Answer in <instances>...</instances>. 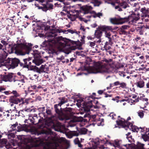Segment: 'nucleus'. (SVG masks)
I'll return each mask as SVG.
<instances>
[{"instance_id":"16","label":"nucleus","mask_w":149,"mask_h":149,"mask_svg":"<svg viewBox=\"0 0 149 149\" xmlns=\"http://www.w3.org/2000/svg\"><path fill=\"white\" fill-rule=\"evenodd\" d=\"M1 53H2L0 54V63H4L6 65L7 62L6 61L7 60V58H6L8 56V53L6 51Z\"/></svg>"},{"instance_id":"33","label":"nucleus","mask_w":149,"mask_h":149,"mask_svg":"<svg viewBox=\"0 0 149 149\" xmlns=\"http://www.w3.org/2000/svg\"><path fill=\"white\" fill-rule=\"evenodd\" d=\"M68 32V33H70L71 34H73L74 33H76L77 34H78V33H79L80 32H78V33L75 30H71L70 29H68L67 30V31L65 30L64 32V33H67L66 32Z\"/></svg>"},{"instance_id":"57","label":"nucleus","mask_w":149,"mask_h":149,"mask_svg":"<svg viewBox=\"0 0 149 149\" xmlns=\"http://www.w3.org/2000/svg\"><path fill=\"white\" fill-rule=\"evenodd\" d=\"M96 141H95V144L98 145L100 143V140L98 138H97L96 139Z\"/></svg>"},{"instance_id":"59","label":"nucleus","mask_w":149,"mask_h":149,"mask_svg":"<svg viewBox=\"0 0 149 149\" xmlns=\"http://www.w3.org/2000/svg\"><path fill=\"white\" fill-rule=\"evenodd\" d=\"M16 118L15 116L14 115V114L13 113H12V114L11 115V119H15Z\"/></svg>"},{"instance_id":"30","label":"nucleus","mask_w":149,"mask_h":149,"mask_svg":"<svg viewBox=\"0 0 149 149\" xmlns=\"http://www.w3.org/2000/svg\"><path fill=\"white\" fill-rule=\"evenodd\" d=\"M74 142L75 144H77L79 147L81 148L82 147V145L81 144L78 138H76L74 139Z\"/></svg>"},{"instance_id":"45","label":"nucleus","mask_w":149,"mask_h":149,"mask_svg":"<svg viewBox=\"0 0 149 149\" xmlns=\"http://www.w3.org/2000/svg\"><path fill=\"white\" fill-rule=\"evenodd\" d=\"M17 125L18 123H16L15 124H13V125H12L11 128H12V131H14L15 130L16 127L17 126Z\"/></svg>"},{"instance_id":"36","label":"nucleus","mask_w":149,"mask_h":149,"mask_svg":"<svg viewBox=\"0 0 149 149\" xmlns=\"http://www.w3.org/2000/svg\"><path fill=\"white\" fill-rule=\"evenodd\" d=\"M8 1L10 4L16 5H18V4L19 3H21V1H19V2H17L16 1V0H9Z\"/></svg>"},{"instance_id":"21","label":"nucleus","mask_w":149,"mask_h":149,"mask_svg":"<svg viewBox=\"0 0 149 149\" xmlns=\"http://www.w3.org/2000/svg\"><path fill=\"white\" fill-rule=\"evenodd\" d=\"M66 136L68 138L71 139L74 136H78V132L77 131L71 132L67 133L66 134Z\"/></svg>"},{"instance_id":"52","label":"nucleus","mask_w":149,"mask_h":149,"mask_svg":"<svg viewBox=\"0 0 149 149\" xmlns=\"http://www.w3.org/2000/svg\"><path fill=\"white\" fill-rule=\"evenodd\" d=\"M36 88L37 86L36 85H34L33 86H31L29 88V90L30 91V89H31V91H32L31 89H36Z\"/></svg>"},{"instance_id":"12","label":"nucleus","mask_w":149,"mask_h":149,"mask_svg":"<svg viewBox=\"0 0 149 149\" xmlns=\"http://www.w3.org/2000/svg\"><path fill=\"white\" fill-rule=\"evenodd\" d=\"M30 122L32 124L37 125L39 123H42L43 122L44 119L38 116L37 114H35L33 116H31Z\"/></svg>"},{"instance_id":"8","label":"nucleus","mask_w":149,"mask_h":149,"mask_svg":"<svg viewBox=\"0 0 149 149\" xmlns=\"http://www.w3.org/2000/svg\"><path fill=\"white\" fill-rule=\"evenodd\" d=\"M54 108L59 120L65 122L67 120V116L63 112L61 107H59L58 104H55L54 106Z\"/></svg>"},{"instance_id":"37","label":"nucleus","mask_w":149,"mask_h":149,"mask_svg":"<svg viewBox=\"0 0 149 149\" xmlns=\"http://www.w3.org/2000/svg\"><path fill=\"white\" fill-rule=\"evenodd\" d=\"M103 29L105 30H112L114 29V28H113L111 26H103Z\"/></svg>"},{"instance_id":"3","label":"nucleus","mask_w":149,"mask_h":149,"mask_svg":"<svg viewBox=\"0 0 149 149\" xmlns=\"http://www.w3.org/2000/svg\"><path fill=\"white\" fill-rule=\"evenodd\" d=\"M36 30L34 29L33 31H35L37 33H39L38 34L42 33L43 30L45 31H47L45 33L46 38L47 39V41L49 43H51L53 44H55L57 42H61L60 41L62 39L61 36L57 37V33L59 32L56 30L53 29L54 27L53 26H47L44 27L43 26L38 25L36 24Z\"/></svg>"},{"instance_id":"63","label":"nucleus","mask_w":149,"mask_h":149,"mask_svg":"<svg viewBox=\"0 0 149 149\" xmlns=\"http://www.w3.org/2000/svg\"><path fill=\"white\" fill-rule=\"evenodd\" d=\"M70 41L71 42V43H72L73 45H77V42L75 41H74L73 40H70Z\"/></svg>"},{"instance_id":"56","label":"nucleus","mask_w":149,"mask_h":149,"mask_svg":"<svg viewBox=\"0 0 149 149\" xmlns=\"http://www.w3.org/2000/svg\"><path fill=\"white\" fill-rule=\"evenodd\" d=\"M1 42L4 45H6L8 44V43L5 41L2 40L1 41Z\"/></svg>"},{"instance_id":"53","label":"nucleus","mask_w":149,"mask_h":149,"mask_svg":"<svg viewBox=\"0 0 149 149\" xmlns=\"http://www.w3.org/2000/svg\"><path fill=\"white\" fill-rule=\"evenodd\" d=\"M64 56L63 55H61L60 57H57L56 59L58 60H59L60 61L64 59Z\"/></svg>"},{"instance_id":"54","label":"nucleus","mask_w":149,"mask_h":149,"mask_svg":"<svg viewBox=\"0 0 149 149\" xmlns=\"http://www.w3.org/2000/svg\"><path fill=\"white\" fill-rule=\"evenodd\" d=\"M7 140L6 139H3L1 142L2 144L5 145L7 143Z\"/></svg>"},{"instance_id":"39","label":"nucleus","mask_w":149,"mask_h":149,"mask_svg":"<svg viewBox=\"0 0 149 149\" xmlns=\"http://www.w3.org/2000/svg\"><path fill=\"white\" fill-rule=\"evenodd\" d=\"M11 93H13L14 95L13 96H11L10 97H18L20 96V94L18 93L16 91H13Z\"/></svg>"},{"instance_id":"29","label":"nucleus","mask_w":149,"mask_h":149,"mask_svg":"<svg viewBox=\"0 0 149 149\" xmlns=\"http://www.w3.org/2000/svg\"><path fill=\"white\" fill-rule=\"evenodd\" d=\"M146 134H141L142 135V137L145 141H149V133H148L145 132Z\"/></svg>"},{"instance_id":"47","label":"nucleus","mask_w":149,"mask_h":149,"mask_svg":"<svg viewBox=\"0 0 149 149\" xmlns=\"http://www.w3.org/2000/svg\"><path fill=\"white\" fill-rule=\"evenodd\" d=\"M31 120L30 116L29 115V118L28 119H25L24 121V122L25 123H27L30 125L31 123L30 122V120Z\"/></svg>"},{"instance_id":"44","label":"nucleus","mask_w":149,"mask_h":149,"mask_svg":"<svg viewBox=\"0 0 149 149\" xmlns=\"http://www.w3.org/2000/svg\"><path fill=\"white\" fill-rule=\"evenodd\" d=\"M49 54H52L53 55H58V52L54 49H52L51 50H49Z\"/></svg>"},{"instance_id":"2","label":"nucleus","mask_w":149,"mask_h":149,"mask_svg":"<svg viewBox=\"0 0 149 149\" xmlns=\"http://www.w3.org/2000/svg\"><path fill=\"white\" fill-rule=\"evenodd\" d=\"M18 45V47L21 49V50L18 51L16 50L15 47L9 45L8 48V50L7 51L9 54L15 53L18 55H21L31 54L34 58V60H32L33 63L38 66L42 63L43 60L40 56V53L37 50L34 51L32 50V44L28 43V45H26L24 43H20Z\"/></svg>"},{"instance_id":"17","label":"nucleus","mask_w":149,"mask_h":149,"mask_svg":"<svg viewBox=\"0 0 149 149\" xmlns=\"http://www.w3.org/2000/svg\"><path fill=\"white\" fill-rule=\"evenodd\" d=\"M122 143L121 140L116 139L113 142H109V144L110 146H113L115 148H119L120 146V145Z\"/></svg>"},{"instance_id":"25","label":"nucleus","mask_w":149,"mask_h":149,"mask_svg":"<svg viewBox=\"0 0 149 149\" xmlns=\"http://www.w3.org/2000/svg\"><path fill=\"white\" fill-rule=\"evenodd\" d=\"M135 84L137 87L142 88L144 86L145 83L143 81L141 80L136 82Z\"/></svg>"},{"instance_id":"20","label":"nucleus","mask_w":149,"mask_h":149,"mask_svg":"<svg viewBox=\"0 0 149 149\" xmlns=\"http://www.w3.org/2000/svg\"><path fill=\"white\" fill-rule=\"evenodd\" d=\"M53 5L51 3L47 4L43 8L42 7H39L38 8L42 9L44 11H46L48 10H50L53 8Z\"/></svg>"},{"instance_id":"6","label":"nucleus","mask_w":149,"mask_h":149,"mask_svg":"<svg viewBox=\"0 0 149 149\" xmlns=\"http://www.w3.org/2000/svg\"><path fill=\"white\" fill-rule=\"evenodd\" d=\"M108 69L109 65L107 63L102 64H97L92 68L91 73L97 74L107 72H108Z\"/></svg>"},{"instance_id":"9","label":"nucleus","mask_w":149,"mask_h":149,"mask_svg":"<svg viewBox=\"0 0 149 149\" xmlns=\"http://www.w3.org/2000/svg\"><path fill=\"white\" fill-rule=\"evenodd\" d=\"M110 3L116 9L119 11H123V10L129 7L128 3L126 1H122L117 3L112 2Z\"/></svg>"},{"instance_id":"46","label":"nucleus","mask_w":149,"mask_h":149,"mask_svg":"<svg viewBox=\"0 0 149 149\" xmlns=\"http://www.w3.org/2000/svg\"><path fill=\"white\" fill-rule=\"evenodd\" d=\"M46 43V41H45L43 42L42 44H40L39 46V47L41 49L42 47L43 48L45 47L47 45V44H45Z\"/></svg>"},{"instance_id":"13","label":"nucleus","mask_w":149,"mask_h":149,"mask_svg":"<svg viewBox=\"0 0 149 149\" xmlns=\"http://www.w3.org/2000/svg\"><path fill=\"white\" fill-rule=\"evenodd\" d=\"M15 77L14 73H9L5 75H3L2 78L3 80L5 82H11L13 81H14Z\"/></svg>"},{"instance_id":"50","label":"nucleus","mask_w":149,"mask_h":149,"mask_svg":"<svg viewBox=\"0 0 149 149\" xmlns=\"http://www.w3.org/2000/svg\"><path fill=\"white\" fill-rule=\"evenodd\" d=\"M95 17H97L100 18V17L102 16V14L101 13L99 12L97 13H95Z\"/></svg>"},{"instance_id":"35","label":"nucleus","mask_w":149,"mask_h":149,"mask_svg":"<svg viewBox=\"0 0 149 149\" xmlns=\"http://www.w3.org/2000/svg\"><path fill=\"white\" fill-rule=\"evenodd\" d=\"M67 16L68 18L70 19L72 21H74L76 19V18L75 17V15H72L70 14H68L67 15Z\"/></svg>"},{"instance_id":"11","label":"nucleus","mask_w":149,"mask_h":149,"mask_svg":"<svg viewBox=\"0 0 149 149\" xmlns=\"http://www.w3.org/2000/svg\"><path fill=\"white\" fill-rule=\"evenodd\" d=\"M46 113L48 116H51L47 118L46 124L49 126L53 125L54 121L55 120L56 118L54 115H52L51 110L49 109V107H47Z\"/></svg>"},{"instance_id":"18","label":"nucleus","mask_w":149,"mask_h":149,"mask_svg":"<svg viewBox=\"0 0 149 149\" xmlns=\"http://www.w3.org/2000/svg\"><path fill=\"white\" fill-rule=\"evenodd\" d=\"M30 59L29 58L24 59V63L21 62V63L19 64L20 67L22 68H28V64Z\"/></svg>"},{"instance_id":"40","label":"nucleus","mask_w":149,"mask_h":149,"mask_svg":"<svg viewBox=\"0 0 149 149\" xmlns=\"http://www.w3.org/2000/svg\"><path fill=\"white\" fill-rule=\"evenodd\" d=\"M6 50L5 47L1 44L0 43V52H2Z\"/></svg>"},{"instance_id":"43","label":"nucleus","mask_w":149,"mask_h":149,"mask_svg":"<svg viewBox=\"0 0 149 149\" xmlns=\"http://www.w3.org/2000/svg\"><path fill=\"white\" fill-rule=\"evenodd\" d=\"M63 111L66 112H70L72 111V108L69 107H66L63 109Z\"/></svg>"},{"instance_id":"1","label":"nucleus","mask_w":149,"mask_h":149,"mask_svg":"<svg viewBox=\"0 0 149 149\" xmlns=\"http://www.w3.org/2000/svg\"><path fill=\"white\" fill-rule=\"evenodd\" d=\"M41 136L35 139V143L31 146L29 144H22L19 149H59L62 146L54 142L55 138L47 131H42L37 134Z\"/></svg>"},{"instance_id":"64","label":"nucleus","mask_w":149,"mask_h":149,"mask_svg":"<svg viewBox=\"0 0 149 149\" xmlns=\"http://www.w3.org/2000/svg\"><path fill=\"white\" fill-rule=\"evenodd\" d=\"M95 45V44L94 42H91L90 43V46L91 47H94Z\"/></svg>"},{"instance_id":"5","label":"nucleus","mask_w":149,"mask_h":149,"mask_svg":"<svg viewBox=\"0 0 149 149\" xmlns=\"http://www.w3.org/2000/svg\"><path fill=\"white\" fill-rule=\"evenodd\" d=\"M116 123L118 125H120L125 130H127V128H129L133 132H138L139 130V128L137 126L133 125V124L127 121H125L123 119L120 120L119 121H116Z\"/></svg>"},{"instance_id":"60","label":"nucleus","mask_w":149,"mask_h":149,"mask_svg":"<svg viewBox=\"0 0 149 149\" xmlns=\"http://www.w3.org/2000/svg\"><path fill=\"white\" fill-rule=\"evenodd\" d=\"M39 109L42 112H43L45 111V107H40L39 108Z\"/></svg>"},{"instance_id":"10","label":"nucleus","mask_w":149,"mask_h":149,"mask_svg":"<svg viewBox=\"0 0 149 149\" xmlns=\"http://www.w3.org/2000/svg\"><path fill=\"white\" fill-rule=\"evenodd\" d=\"M6 61L7 62L6 65L9 66V68L12 69L15 68L18 65H19V64L21 63L20 60L16 58H10L8 57Z\"/></svg>"},{"instance_id":"4","label":"nucleus","mask_w":149,"mask_h":149,"mask_svg":"<svg viewBox=\"0 0 149 149\" xmlns=\"http://www.w3.org/2000/svg\"><path fill=\"white\" fill-rule=\"evenodd\" d=\"M139 13H133L127 17L117 18V19L118 22L117 23L114 22L116 19L111 18L110 22L113 24H122L125 22H129L130 24H134L139 19Z\"/></svg>"},{"instance_id":"42","label":"nucleus","mask_w":149,"mask_h":149,"mask_svg":"<svg viewBox=\"0 0 149 149\" xmlns=\"http://www.w3.org/2000/svg\"><path fill=\"white\" fill-rule=\"evenodd\" d=\"M138 114L139 116L141 118H143L144 116L143 111L141 110L139 111L138 112Z\"/></svg>"},{"instance_id":"15","label":"nucleus","mask_w":149,"mask_h":149,"mask_svg":"<svg viewBox=\"0 0 149 149\" xmlns=\"http://www.w3.org/2000/svg\"><path fill=\"white\" fill-rule=\"evenodd\" d=\"M92 101L91 100L88 102H83L82 107L85 111H90V109L92 107Z\"/></svg>"},{"instance_id":"26","label":"nucleus","mask_w":149,"mask_h":149,"mask_svg":"<svg viewBox=\"0 0 149 149\" xmlns=\"http://www.w3.org/2000/svg\"><path fill=\"white\" fill-rule=\"evenodd\" d=\"M87 129L85 128H81L78 132V136L79 135L85 134H87Z\"/></svg>"},{"instance_id":"61","label":"nucleus","mask_w":149,"mask_h":149,"mask_svg":"<svg viewBox=\"0 0 149 149\" xmlns=\"http://www.w3.org/2000/svg\"><path fill=\"white\" fill-rule=\"evenodd\" d=\"M120 83L119 81H117L114 83L115 86H117L119 85H120Z\"/></svg>"},{"instance_id":"51","label":"nucleus","mask_w":149,"mask_h":149,"mask_svg":"<svg viewBox=\"0 0 149 149\" xmlns=\"http://www.w3.org/2000/svg\"><path fill=\"white\" fill-rule=\"evenodd\" d=\"M116 116V115L115 114H114L113 113H111L109 115V116H110V117H111V118L113 119H114V116Z\"/></svg>"},{"instance_id":"41","label":"nucleus","mask_w":149,"mask_h":149,"mask_svg":"<svg viewBox=\"0 0 149 149\" xmlns=\"http://www.w3.org/2000/svg\"><path fill=\"white\" fill-rule=\"evenodd\" d=\"M144 144L142 143H140L137 146V148L135 149H144L143 146Z\"/></svg>"},{"instance_id":"34","label":"nucleus","mask_w":149,"mask_h":149,"mask_svg":"<svg viewBox=\"0 0 149 149\" xmlns=\"http://www.w3.org/2000/svg\"><path fill=\"white\" fill-rule=\"evenodd\" d=\"M61 125L59 124H57L54 127V129L56 131L61 132Z\"/></svg>"},{"instance_id":"19","label":"nucleus","mask_w":149,"mask_h":149,"mask_svg":"<svg viewBox=\"0 0 149 149\" xmlns=\"http://www.w3.org/2000/svg\"><path fill=\"white\" fill-rule=\"evenodd\" d=\"M105 36L106 38L108 39L109 42V43L113 44V42L112 40L113 39V35H111V33L108 32L107 31H106L105 33Z\"/></svg>"},{"instance_id":"62","label":"nucleus","mask_w":149,"mask_h":149,"mask_svg":"<svg viewBox=\"0 0 149 149\" xmlns=\"http://www.w3.org/2000/svg\"><path fill=\"white\" fill-rule=\"evenodd\" d=\"M144 30L143 29L139 30V34L141 35L143 34Z\"/></svg>"},{"instance_id":"38","label":"nucleus","mask_w":149,"mask_h":149,"mask_svg":"<svg viewBox=\"0 0 149 149\" xmlns=\"http://www.w3.org/2000/svg\"><path fill=\"white\" fill-rule=\"evenodd\" d=\"M33 109L30 108H28L27 109H25L22 110V111L23 112L24 115L25 114V113L26 112H30L33 111Z\"/></svg>"},{"instance_id":"24","label":"nucleus","mask_w":149,"mask_h":149,"mask_svg":"<svg viewBox=\"0 0 149 149\" xmlns=\"http://www.w3.org/2000/svg\"><path fill=\"white\" fill-rule=\"evenodd\" d=\"M112 44L109 43V42L108 41H106L104 46V50H105L106 52H107L108 50L111 49V47L110 45L111 46Z\"/></svg>"},{"instance_id":"14","label":"nucleus","mask_w":149,"mask_h":149,"mask_svg":"<svg viewBox=\"0 0 149 149\" xmlns=\"http://www.w3.org/2000/svg\"><path fill=\"white\" fill-rule=\"evenodd\" d=\"M76 48L73 46L66 45L62 49V51L66 54H69L71 52L72 50H74Z\"/></svg>"},{"instance_id":"22","label":"nucleus","mask_w":149,"mask_h":149,"mask_svg":"<svg viewBox=\"0 0 149 149\" xmlns=\"http://www.w3.org/2000/svg\"><path fill=\"white\" fill-rule=\"evenodd\" d=\"M82 8L84 11V13L86 14L88 13L89 11L92 10L93 8L90 5H86L83 6L82 7Z\"/></svg>"},{"instance_id":"27","label":"nucleus","mask_w":149,"mask_h":149,"mask_svg":"<svg viewBox=\"0 0 149 149\" xmlns=\"http://www.w3.org/2000/svg\"><path fill=\"white\" fill-rule=\"evenodd\" d=\"M59 99L60 100V101L57 104L58 105H59V107L67 102V99L65 97H62V98H59Z\"/></svg>"},{"instance_id":"23","label":"nucleus","mask_w":149,"mask_h":149,"mask_svg":"<svg viewBox=\"0 0 149 149\" xmlns=\"http://www.w3.org/2000/svg\"><path fill=\"white\" fill-rule=\"evenodd\" d=\"M148 9H146L145 7L142 8L140 10V11L142 13L141 14L142 17H146L148 13Z\"/></svg>"},{"instance_id":"48","label":"nucleus","mask_w":149,"mask_h":149,"mask_svg":"<svg viewBox=\"0 0 149 149\" xmlns=\"http://www.w3.org/2000/svg\"><path fill=\"white\" fill-rule=\"evenodd\" d=\"M120 86L119 87H121L122 88H125L126 86V84L124 82L120 83Z\"/></svg>"},{"instance_id":"32","label":"nucleus","mask_w":149,"mask_h":149,"mask_svg":"<svg viewBox=\"0 0 149 149\" xmlns=\"http://www.w3.org/2000/svg\"><path fill=\"white\" fill-rule=\"evenodd\" d=\"M14 114L16 117L17 116L19 117L20 116H21L22 117H25V115H24L23 112L22 111V110L19 111H17L16 113Z\"/></svg>"},{"instance_id":"49","label":"nucleus","mask_w":149,"mask_h":149,"mask_svg":"<svg viewBox=\"0 0 149 149\" xmlns=\"http://www.w3.org/2000/svg\"><path fill=\"white\" fill-rule=\"evenodd\" d=\"M23 130V128L21 126H18L17 127V130L16 131L18 132L22 131Z\"/></svg>"},{"instance_id":"55","label":"nucleus","mask_w":149,"mask_h":149,"mask_svg":"<svg viewBox=\"0 0 149 149\" xmlns=\"http://www.w3.org/2000/svg\"><path fill=\"white\" fill-rule=\"evenodd\" d=\"M14 81H13L15 82V84H18V85H19L20 84L19 83L20 82V81L19 80H15V78H14Z\"/></svg>"},{"instance_id":"31","label":"nucleus","mask_w":149,"mask_h":149,"mask_svg":"<svg viewBox=\"0 0 149 149\" xmlns=\"http://www.w3.org/2000/svg\"><path fill=\"white\" fill-rule=\"evenodd\" d=\"M32 64H34V63H33L31 59L30 58L29 61L28 63V68H27L29 69L30 68H32V69H33L35 68V66L33 65Z\"/></svg>"},{"instance_id":"7","label":"nucleus","mask_w":149,"mask_h":149,"mask_svg":"<svg viewBox=\"0 0 149 149\" xmlns=\"http://www.w3.org/2000/svg\"><path fill=\"white\" fill-rule=\"evenodd\" d=\"M23 98H19L15 97H10L9 99L10 103H13L15 104H19L20 107H24L28 104V101H24Z\"/></svg>"},{"instance_id":"58","label":"nucleus","mask_w":149,"mask_h":149,"mask_svg":"<svg viewBox=\"0 0 149 149\" xmlns=\"http://www.w3.org/2000/svg\"><path fill=\"white\" fill-rule=\"evenodd\" d=\"M128 141L130 143H132L133 142H134V139L132 138H130L127 139Z\"/></svg>"},{"instance_id":"28","label":"nucleus","mask_w":149,"mask_h":149,"mask_svg":"<svg viewBox=\"0 0 149 149\" xmlns=\"http://www.w3.org/2000/svg\"><path fill=\"white\" fill-rule=\"evenodd\" d=\"M102 32L100 30H97L95 31V37L97 38H100L102 36Z\"/></svg>"}]
</instances>
